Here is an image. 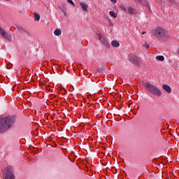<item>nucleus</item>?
<instances>
[{"label":"nucleus","mask_w":179,"mask_h":179,"mask_svg":"<svg viewBox=\"0 0 179 179\" xmlns=\"http://www.w3.org/2000/svg\"><path fill=\"white\" fill-rule=\"evenodd\" d=\"M16 122V116H7L0 119V134L9 131Z\"/></svg>","instance_id":"f257e3e1"},{"label":"nucleus","mask_w":179,"mask_h":179,"mask_svg":"<svg viewBox=\"0 0 179 179\" xmlns=\"http://www.w3.org/2000/svg\"><path fill=\"white\" fill-rule=\"evenodd\" d=\"M152 34L162 43L166 41V38H169L170 37L167 31L160 27H157L156 29L153 30Z\"/></svg>","instance_id":"f03ea898"},{"label":"nucleus","mask_w":179,"mask_h":179,"mask_svg":"<svg viewBox=\"0 0 179 179\" xmlns=\"http://www.w3.org/2000/svg\"><path fill=\"white\" fill-rule=\"evenodd\" d=\"M143 86L148 92H149L153 96H157L160 97L162 96V91H160L156 86L146 82L143 83Z\"/></svg>","instance_id":"7ed1b4c3"},{"label":"nucleus","mask_w":179,"mask_h":179,"mask_svg":"<svg viewBox=\"0 0 179 179\" xmlns=\"http://www.w3.org/2000/svg\"><path fill=\"white\" fill-rule=\"evenodd\" d=\"M3 179H15L13 169H12L10 166H8L4 169Z\"/></svg>","instance_id":"20e7f679"},{"label":"nucleus","mask_w":179,"mask_h":179,"mask_svg":"<svg viewBox=\"0 0 179 179\" xmlns=\"http://www.w3.org/2000/svg\"><path fill=\"white\" fill-rule=\"evenodd\" d=\"M0 34L1 37H3V38H6V40H8V41H12V36L8 34V32H6L5 30L1 29Z\"/></svg>","instance_id":"39448f33"},{"label":"nucleus","mask_w":179,"mask_h":179,"mask_svg":"<svg viewBox=\"0 0 179 179\" xmlns=\"http://www.w3.org/2000/svg\"><path fill=\"white\" fill-rule=\"evenodd\" d=\"M99 40L101 43L104 45L105 47L109 48L110 45L108 44V42H107V40H106V38H104V36H100Z\"/></svg>","instance_id":"423d86ee"},{"label":"nucleus","mask_w":179,"mask_h":179,"mask_svg":"<svg viewBox=\"0 0 179 179\" xmlns=\"http://www.w3.org/2000/svg\"><path fill=\"white\" fill-rule=\"evenodd\" d=\"M131 62H133V64H135V65H139V59L138 57L133 56L131 57Z\"/></svg>","instance_id":"0eeeda50"},{"label":"nucleus","mask_w":179,"mask_h":179,"mask_svg":"<svg viewBox=\"0 0 179 179\" xmlns=\"http://www.w3.org/2000/svg\"><path fill=\"white\" fill-rule=\"evenodd\" d=\"M162 88L164 89V90H165V92H166V93H171V88L170 87V86L167 85H162Z\"/></svg>","instance_id":"6e6552de"},{"label":"nucleus","mask_w":179,"mask_h":179,"mask_svg":"<svg viewBox=\"0 0 179 179\" xmlns=\"http://www.w3.org/2000/svg\"><path fill=\"white\" fill-rule=\"evenodd\" d=\"M127 13H128V15H134V13H135V9H134V8L129 6L127 9Z\"/></svg>","instance_id":"1a4fd4ad"},{"label":"nucleus","mask_w":179,"mask_h":179,"mask_svg":"<svg viewBox=\"0 0 179 179\" xmlns=\"http://www.w3.org/2000/svg\"><path fill=\"white\" fill-rule=\"evenodd\" d=\"M80 6L84 12H87V4L85 3H80Z\"/></svg>","instance_id":"9d476101"},{"label":"nucleus","mask_w":179,"mask_h":179,"mask_svg":"<svg viewBox=\"0 0 179 179\" xmlns=\"http://www.w3.org/2000/svg\"><path fill=\"white\" fill-rule=\"evenodd\" d=\"M110 16H111L112 17H114L115 19L117 18V17L118 16V14H117V13H115V11H110L109 13Z\"/></svg>","instance_id":"9b49d317"},{"label":"nucleus","mask_w":179,"mask_h":179,"mask_svg":"<svg viewBox=\"0 0 179 179\" xmlns=\"http://www.w3.org/2000/svg\"><path fill=\"white\" fill-rule=\"evenodd\" d=\"M55 36H61L62 34V31L59 29H57L54 31Z\"/></svg>","instance_id":"f8f14e48"},{"label":"nucleus","mask_w":179,"mask_h":179,"mask_svg":"<svg viewBox=\"0 0 179 179\" xmlns=\"http://www.w3.org/2000/svg\"><path fill=\"white\" fill-rule=\"evenodd\" d=\"M111 44L113 47L117 48L120 45V42L115 40V41H112Z\"/></svg>","instance_id":"ddd939ff"},{"label":"nucleus","mask_w":179,"mask_h":179,"mask_svg":"<svg viewBox=\"0 0 179 179\" xmlns=\"http://www.w3.org/2000/svg\"><path fill=\"white\" fill-rule=\"evenodd\" d=\"M34 20L36 22H40V14L35 13L34 14Z\"/></svg>","instance_id":"4468645a"},{"label":"nucleus","mask_w":179,"mask_h":179,"mask_svg":"<svg viewBox=\"0 0 179 179\" xmlns=\"http://www.w3.org/2000/svg\"><path fill=\"white\" fill-rule=\"evenodd\" d=\"M134 2L137 4L141 3V5H143V2H145V0H134Z\"/></svg>","instance_id":"2eb2a0df"},{"label":"nucleus","mask_w":179,"mask_h":179,"mask_svg":"<svg viewBox=\"0 0 179 179\" xmlns=\"http://www.w3.org/2000/svg\"><path fill=\"white\" fill-rule=\"evenodd\" d=\"M17 29L20 33H26V30L23 29V28L20 27H17Z\"/></svg>","instance_id":"dca6fc26"},{"label":"nucleus","mask_w":179,"mask_h":179,"mask_svg":"<svg viewBox=\"0 0 179 179\" xmlns=\"http://www.w3.org/2000/svg\"><path fill=\"white\" fill-rule=\"evenodd\" d=\"M157 59H158V61H164V57L162 55L157 56Z\"/></svg>","instance_id":"f3484780"},{"label":"nucleus","mask_w":179,"mask_h":179,"mask_svg":"<svg viewBox=\"0 0 179 179\" xmlns=\"http://www.w3.org/2000/svg\"><path fill=\"white\" fill-rule=\"evenodd\" d=\"M120 9L123 10V12H127V7L124 5L120 6Z\"/></svg>","instance_id":"a211bd4d"},{"label":"nucleus","mask_w":179,"mask_h":179,"mask_svg":"<svg viewBox=\"0 0 179 179\" xmlns=\"http://www.w3.org/2000/svg\"><path fill=\"white\" fill-rule=\"evenodd\" d=\"M67 2L71 3V5H73V6H75V3L72 0H67Z\"/></svg>","instance_id":"6ab92c4d"},{"label":"nucleus","mask_w":179,"mask_h":179,"mask_svg":"<svg viewBox=\"0 0 179 179\" xmlns=\"http://www.w3.org/2000/svg\"><path fill=\"white\" fill-rule=\"evenodd\" d=\"M144 47H145V48H149V45H148V43H145V44L144 45Z\"/></svg>","instance_id":"aec40b11"},{"label":"nucleus","mask_w":179,"mask_h":179,"mask_svg":"<svg viewBox=\"0 0 179 179\" xmlns=\"http://www.w3.org/2000/svg\"><path fill=\"white\" fill-rule=\"evenodd\" d=\"M113 3H117V0H110Z\"/></svg>","instance_id":"412c9836"},{"label":"nucleus","mask_w":179,"mask_h":179,"mask_svg":"<svg viewBox=\"0 0 179 179\" xmlns=\"http://www.w3.org/2000/svg\"><path fill=\"white\" fill-rule=\"evenodd\" d=\"M146 34V32H145V31L142 32V34Z\"/></svg>","instance_id":"4be33fe9"},{"label":"nucleus","mask_w":179,"mask_h":179,"mask_svg":"<svg viewBox=\"0 0 179 179\" xmlns=\"http://www.w3.org/2000/svg\"><path fill=\"white\" fill-rule=\"evenodd\" d=\"M2 30V28L0 27V31Z\"/></svg>","instance_id":"5701e85b"},{"label":"nucleus","mask_w":179,"mask_h":179,"mask_svg":"<svg viewBox=\"0 0 179 179\" xmlns=\"http://www.w3.org/2000/svg\"><path fill=\"white\" fill-rule=\"evenodd\" d=\"M63 12H64V15H65V11L63 10Z\"/></svg>","instance_id":"b1692460"},{"label":"nucleus","mask_w":179,"mask_h":179,"mask_svg":"<svg viewBox=\"0 0 179 179\" xmlns=\"http://www.w3.org/2000/svg\"><path fill=\"white\" fill-rule=\"evenodd\" d=\"M6 1H9V0H6Z\"/></svg>","instance_id":"393cba45"}]
</instances>
